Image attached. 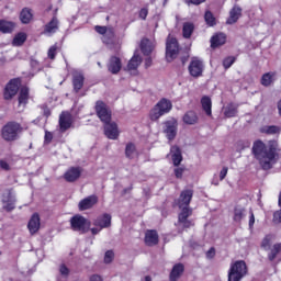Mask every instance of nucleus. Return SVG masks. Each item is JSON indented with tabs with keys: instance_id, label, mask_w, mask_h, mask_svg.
Returning a JSON list of instances; mask_svg holds the SVG:
<instances>
[{
	"instance_id": "nucleus-1",
	"label": "nucleus",
	"mask_w": 281,
	"mask_h": 281,
	"mask_svg": "<svg viewBox=\"0 0 281 281\" xmlns=\"http://www.w3.org/2000/svg\"><path fill=\"white\" fill-rule=\"evenodd\" d=\"M252 155L262 170H271L273 162L280 157V145L278 140H269L268 146L265 142L257 139L252 144Z\"/></svg>"
},
{
	"instance_id": "nucleus-2",
	"label": "nucleus",
	"mask_w": 281,
	"mask_h": 281,
	"mask_svg": "<svg viewBox=\"0 0 281 281\" xmlns=\"http://www.w3.org/2000/svg\"><path fill=\"white\" fill-rule=\"evenodd\" d=\"M192 196H194V191L192 189H184L181 191L179 199L176 200L177 206L180 210V213L178 214V223L182 226V229L194 227V221L188 220L194 212L192 207H190Z\"/></svg>"
},
{
	"instance_id": "nucleus-3",
	"label": "nucleus",
	"mask_w": 281,
	"mask_h": 281,
	"mask_svg": "<svg viewBox=\"0 0 281 281\" xmlns=\"http://www.w3.org/2000/svg\"><path fill=\"white\" fill-rule=\"evenodd\" d=\"M23 131V125L16 121L7 122L1 128V137L4 142H16Z\"/></svg>"
},
{
	"instance_id": "nucleus-4",
	"label": "nucleus",
	"mask_w": 281,
	"mask_h": 281,
	"mask_svg": "<svg viewBox=\"0 0 281 281\" xmlns=\"http://www.w3.org/2000/svg\"><path fill=\"white\" fill-rule=\"evenodd\" d=\"M169 111H172V102L166 98H162L158 103L150 110L149 120L157 122L159 117L166 115Z\"/></svg>"
},
{
	"instance_id": "nucleus-5",
	"label": "nucleus",
	"mask_w": 281,
	"mask_h": 281,
	"mask_svg": "<svg viewBox=\"0 0 281 281\" xmlns=\"http://www.w3.org/2000/svg\"><path fill=\"white\" fill-rule=\"evenodd\" d=\"M249 269L245 260H237L231 265L228 270V281H240L247 276Z\"/></svg>"
},
{
	"instance_id": "nucleus-6",
	"label": "nucleus",
	"mask_w": 281,
	"mask_h": 281,
	"mask_svg": "<svg viewBox=\"0 0 281 281\" xmlns=\"http://www.w3.org/2000/svg\"><path fill=\"white\" fill-rule=\"evenodd\" d=\"M69 223L70 229H72V232H79V234H87L89 227H91V222L80 214L74 215Z\"/></svg>"
},
{
	"instance_id": "nucleus-7",
	"label": "nucleus",
	"mask_w": 281,
	"mask_h": 281,
	"mask_svg": "<svg viewBox=\"0 0 281 281\" xmlns=\"http://www.w3.org/2000/svg\"><path fill=\"white\" fill-rule=\"evenodd\" d=\"M179 41L176 37H168L166 42V60L167 63H172V60L177 59L180 52Z\"/></svg>"
},
{
	"instance_id": "nucleus-8",
	"label": "nucleus",
	"mask_w": 281,
	"mask_h": 281,
	"mask_svg": "<svg viewBox=\"0 0 281 281\" xmlns=\"http://www.w3.org/2000/svg\"><path fill=\"white\" fill-rule=\"evenodd\" d=\"M94 111L97 113V117L104 124L106 122H111L112 120V112L109 109V105L104 103V101L99 100L95 102Z\"/></svg>"
},
{
	"instance_id": "nucleus-9",
	"label": "nucleus",
	"mask_w": 281,
	"mask_h": 281,
	"mask_svg": "<svg viewBox=\"0 0 281 281\" xmlns=\"http://www.w3.org/2000/svg\"><path fill=\"white\" fill-rule=\"evenodd\" d=\"M21 87V79L20 78H13L11 79L4 90H3V98L4 100H12L16 93H19V88Z\"/></svg>"
},
{
	"instance_id": "nucleus-10",
	"label": "nucleus",
	"mask_w": 281,
	"mask_h": 281,
	"mask_svg": "<svg viewBox=\"0 0 281 281\" xmlns=\"http://www.w3.org/2000/svg\"><path fill=\"white\" fill-rule=\"evenodd\" d=\"M188 69L192 78H201V76H203L205 66L203 65V60L199 59V57H193L189 64Z\"/></svg>"
},
{
	"instance_id": "nucleus-11",
	"label": "nucleus",
	"mask_w": 281,
	"mask_h": 281,
	"mask_svg": "<svg viewBox=\"0 0 281 281\" xmlns=\"http://www.w3.org/2000/svg\"><path fill=\"white\" fill-rule=\"evenodd\" d=\"M103 131L108 139H117L120 137V130L117 128V123L109 121L103 123Z\"/></svg>"
},
{
	"instance_id": "nucleus-12",
	"label": "nucleus",
	"mask_w": 281,
	"mask_h": 281,
	"mask_svg": "<svg viewBox=\"0 0 281 281\" xmlns=\"http://www.w3.org/2000/svg\"><path fill=\"white\" fill-rule=\"evenodd\" d=\"M165 126H166V128H165L164 133L166 134L167 139L169 142H172L177 137V131L179 127V123L177 122V120L166 121Z\"/></svg>"
},
{
	"instance_id": "nucleus-13",
	"label": "nucleus",
	"mask_w": 281,
	"mask_h": 281,
	"mask_svg": "<svg viewBox=\"0 0 281 281\" xmlns=\"http://www.w3.org/2000/svg\"><path fill=\"white\" fill-rule=\"evenodd\" d=\"M82 176L81 167H70L65 173L64 179L67 183H75Z\"/></svg>"
},
{
	"instance_id": "nucleus-14",
	"label": "nucleus",
	"mask_w": 281,
	"mask_h": 281,
	"mask_svg": "<svg viewBox=\"0 0 281 281\" xmlns=\"http://www.w3.org/2000/svg\"><path fill=\"white\" fill-rule=\"evenodd\" d=\"M97 203H98V195L95 194L89 195L79 202L78 204L79 212L91 210V207L97 205Z\"/></svg>"
},
{
	"instance_id": "nucleus-15",
	"label": "nucleus",
	"mask_w": 281,
	"mask_h": 281,
	"mask_svg": "<svg viewBox=\"0 0 281 281\" xmlns=\"http://www.w3.org/2000/svg\"><path fill=\"white\" fill-rule=\"evenodd\" d=\"M108 71L114 76L122 71V59L117 56H111L108 63Z\"/></svg>"
},
{
	"instance_id": "nucleus-16",
	"label": "nucleus",
	"mask_w": 281,
	"mask_h": 281,
	"mask_svg": "<svg viewBox=\"0 0 281 281\" xmlns=\"http://www.w3.org/2000/svg\"><path fill=\"white\" fill-rule=\"evenodd\" d=\"M144 243L147 247H155V245H159V234L155 229H148L145 233Z\"/></svg>"
},
{
	"instance_id": "nucleus-17",
	"label": "nucleus",
	"mask_w": 281,
	"mask_h": 281,
	"mask_svg": "<svg viewBox=\"0 0 281 281\" xmlns=\"http://www.w3.org/2000/svg\"><path fill=\"white\" fill-rule=\"evenodd\" d=\"M71 124H74V122L71 121V114L68 112L61 113L59 116L60 133H66V131H69V128H71Z\"/></svg>"
},
{
	"instance_id": "nucleus-18",
	"label": "nucleus",
	"mask_w": 281,
	"mask_h": 281,
	"mask_svg": "<svg viewBox=\"0 0 281 281\" xmlns=\"http://www.w3.org/2000/svg\"><path fill=\"white\" fill-rule=\"evenodd\" d=\"M27 229L32 236L41 229V216L38 213H34L27 224Z\"/></svg>"
},
{
	"instance_id": "nucleus-19",
	"label": "nucleus",
	"mask_w": 281,
	"mask_h": 281,
	"mask_svg": "<svg viewBox=\"0 0 281 281\" xmlns=\"http://www.w3.org/2000/svg\"><path fill=\"white\" fill-rule=\"evenodd\" d=\"M85 87V75L82 72L72 74V89L75 93H80V90Z\"/></svg>"
},
{
	"instance_id": "nucleus-20",
	"label": "nucleus",
	"mask_w": 281,
	"mask_h": 281,
	"mask_svg": "<svg viewBox=\"0 0 281 281\" xmlns=\"http://www.w3.org/2000/svg\"><path fill=\"white\" fill-rule=\"evenodd\" d=\"M243 16V9L238 5H234L229 11V16L226 20L227 25H234V23H238V19Z\"/></svg>"
},
{
	"instance_id": "nucleus-21",
	"label": "nucleus",
	"mask_w": 281,
	"mask_h": 281,
	"mask_svg": "<svg viewBox=\"0 0 281 281\" xmlns=\"http://www.w3.org/2000/svg\"><path fill=\"white\" fill-rule=\"evenodd\" d=\"M94 227H100L101 229H105L111 225V214L104 213L103 215L97 217L93 221Z\"/></svg>"
},
{
	"instance_id": "nucleus-22",
	"label": "nucleus",
	"mask_w": 281,
	"mask_h": 281,
	"mask_svg": "<svg viewBox=\"0 0 281 281\" xmlns=\"http://www.w3.org/2000/svg\"><path fill=\"white\" fill-rule=\"evenodd\" d=\"M170 153H171L172 164L178 168V166H181V161H183V155L181 154V148L177 145H173L170 148Z\"/></svg>"
},
{
	"instance_id": "nucleus-23",
	"label": "nucleus",
	"mask_w": 281,
	"mask_h": 281,
	"mask_svg": "<svg viewBox=\"0 0 281 281\" xmlns=\"http://www.w3.org/2000/svg\"><path fill=\"white\" fill-rule=\"evenodd\" d=\"M227 43V35L225 33H216L211 37V47L216 49V47H221Z\"/></svg>"
},
{
	"instance_id": "nucleus-24",
	"label": "nucleus",
	"mask_w": 281,
	"mask_h": 281,
	"mask_svg": "<svg viewBox=\"0 0 281 281\" xmlns=\"http://www.w3.org/2000/svg\"><path fill=\"white\" fill-rule=\"evenodd\" d=\"M59 25L60 22L58 21V18L56 15L53 16L52 20L45 24L44 34H56V32H58Z\"/></svg>"
},
{
	"instance_id": "nucleus-25",
	"label": "nucleus",
	"mask_w": 281,
	"mask_h": 281,
	"mask_svg": "<svg viewBox=\"0 0 281 281\" xmlns=\"http://www.w3.org/2000/svg\"><path fill=\"white\" fill-rule=\"evenodd\" d=\"M184 271H186V267L183 266V263H176L171 269V272L169 274V280L170 281L179 280V278L183 276Z\"/></svg>"
},
{
	"instance_id": "nucleus-26",
	"label": "nucleus",
	"mask_w": 281,
	"mask_h": 281,
	"mask_svg": "<svg viewBox=\"0 0 281 281\" xmlns=\"http://www.w3.org/2000/svg\"><path fill=\"white\" fill-rule=\"evenodd\" d=\"M18 102L19 106H26L27 102H30V88L27 86L20 89Z\"/></svg>"
},
{
	"instance_id": "nucleus-27",
	"label": "nucleus",
	"mask_w": 281,
	"mask_h": 281,
	"mask_svg": "<svg viewBox=\"0 0 281 281\" xmlns=\"http://www.w3.org/2000/svg\"><path fill=\"white\" fill-rule=\"evenodd\" d=\"M16 27V23L8 20H0V32L2 34H12Z\"/></svg>"
},
{
	"instance_id": "nucleus-28",
	"label": "nucleus",
	"mask_w": 281,
	"mask_h": 281,
	"mask_svg": "<svg viewBox=\"0 0 281 281\" xmlns=\"http://www.w3.org/2000/svg\"><path fill=\"white\" fill-rule=\"evenodd\" d=\"M201 105H202V110L204 111V113L209 117H212V99L207 95L202 97Z\"/></svg>"
},
{
	"instance_id": "nucleus-29",
	"label": "nucleus",
	"mask_w": 281,
	"mask_h": 281,
	"mask_svg": "<svg viewBox=\"0 0 281 281\" xmlns=\"http://www.w3.org/2000/svg\"><path fill=\"white\" fill-rule=\"evenodd\" d=\"M184 124H188L189 126H192L199 122V116L196 115V112L194 111H188L183 117H182Z\"/></svg>"
},
{
	"instance_id": "nucleus-30",
	"label": "nucleus",
	"mask_w": 281,
	"mask_h": 281,
	"mask_svg": "<svg viewBox=\"0 0 281 281\" xmlns=\"http://www.w3.org/2000/svg\"><path fill=\"white\" fill-rule=\"evenodd\" d=\"M268 260L273 262V260H276L278 255L281 252V243L274 244L270 249H268Z\"/></svg>"
},
{
	"instance_id": "nucleus-31",
	"label": "nucleus",
	"mask_w": 281,
	"mask_h": 281,
	"mask_svg": "<svg viewBox=\"0 0 281 281\" xmlns=\"http://www.w3.org/2000/svg\"><path fill=\"white\" fill-rule=\"evenodd\" d=\"M238 114V104L228 103L224 110L225 117H236Z\"/></svg>"
},
{
	"instance_id": "nucleus-32",
	"label": "nucleus",
	"mask_w": 281,
	"mask_h": 281,
	"mask_svg": "<svg viewBox=\"0 0 281 281\" xmlns=\"http://www.w3.org/2000/svg\"><path fill=\"white\" fill-rule=\"evenodd\" d=\"M142 65V57L139 55H134L128 64H127V71H135Z\"/></svg>"
},
{
	"instance_id": "nucleus-33",
	"label": "nucleus",
	"mask_w": 281,
	"mask_h": 281,
	"mask_svg": "<svg viewBox=\"0 0 281 281\" xmlns=\"http://www.w3.org/2000/svg\"><path fill=\"white\" fill-rule=\"evenodd\" d=\"M140 52L144 56H150L153 54V45H150V40L143 38L140 41Z\"/></svg>"
},
{
	"instance_id": "nucleus-34",
	"label": "nucleus",
	"mask_w": 281,
	"mask_h": 281,
	"mask_svg": "<svg viewBox=\"0 0 281 281\" xmlns=\"http://www.w3.org/2000/svg\"><path fill=\"white\" fill-rule=\"evenodd\" d=\"M273 78H276V72H266L262 75L260 83L262 85V87H271V85H273Z\"/></svg>"
},
{
	"instance_id": "nucleus-35",
	"label": "nucleus",
	"mask_w": 281,
	"mask_h": 281,
	"mask_svg": "<svg viewBox=\"0 0 281 281\" xmlns=\"http://www.w3.org/2000/svg\"><path fill=\"white\" fill-rule=\"evenodd\" d=\"M34 19V15L32 14V10L24 8L20 13V21L24 25H27Z\"/></svg>"
},
{
	"instance_id": "nucleus-36",
	"label": "nucleus",
	"mask_w": 281,
	"mask_h": 281,
	"mask_svg": "<svg viewBox=\"0 0 281 281\" xmlns=\"http://www.w3.org/2000/svg\"><path fill=\"white\" fill-rule=\"evenodd\" d=\"M194 33V24L192 22H186L182 25V36L183 38H191Z\"/></svg>"
},
{
	"instance_id": "nucleus-37",
	"label": "nucleus",
	"mask_w": 281,
	"mask_h": 281,
	"mask_svg": "<svg viewBox=\"0 0 281 281\" xmlns=\"http://www.w3.org/2000/svg\"><path fill=\"white\" fill-rule=\"evenodd\" d=\"M27 41V34L20 32L12 40L13 47H21Z\"/></svg>"
},
{
	"instance_id": "nucleus-38",
	"label": "nucleus",
	"mask_w": 281,
	"mask_h": 281,
	"mask_svg": "<svg viewBox=\"0 0 281 281\" xmlns=\"http://www.w3.org/2000/svg\"><path fill=\"white\" fill-rule=\"evenodd\" d=\"M260 133L265 135H278L280 133V127L278 125H265L260 127Z\"/></svg>"
},
{
	"instance_id": "nucleus-39",
	"label": "nucleus",
	"mask_w": 281,
	"mask_h": 281,
	"mask_svg": "<svg viewBox=\"0 0 281 281\" xmlns=\"http://www.w3.org/2000/svg\"><path fill=\"white\" fill-rule=\"evenodd\" d=\"M243 218H245V207L235 206L233 221H235V223H240Z\"/></svg>"
},
{
	"instance_id": "nucleus-40",
	"label": "nucleus",
	"mask_w": 281,
	"mask_h": 281,
	"mask_svg": "<svg viewBox=\"0 0 281 281\" xmlns=\"http://www.w3.org/2000/svg\"><path fill=\"white\" fill-rule=\"evenodd\" d=\"M204 21L209 27H214L216 25V18L214 16V13L212 11H206L204 14Z\"/></svg>"
},
{
	"instance_id": "nucleus-41",
	"label": "nucleus",
	"mask_w": 281,
	"mask_h": 281,
	"mask_svg": "<svg viewBox=\"0 0 281 281\" xmlns=\"http://www.w3.org/2000/svg\"><path fill=\"white\" fill-rule=\"evenodd\" d=\"M136 150L135 144L128 143L125 147V157H127V159H133V155H135Z\"/></svg>"
},
{
	"instance_id": "nucleus-42",
	"label": "nucleus",
	"mask_w": 281,
	"mask_h": 281,
	"mask_svg": "<svg viewBox=\"0 0 281 281\" xmlns=\"http://www.w3.org/2000/svg\"><path fill=\"white\" fill-rule=\"evenodd\" d=\"M271 240H273V236L266 235L265 238L261 241V248L265 249V251H269L271 248Z\"/></svg>"
},
{
	"instance_id": "nucleus-43",
	"label": "nucleus",
	"mask_w": 281,
	"mask_h": 281,
	"mask_svg": "<svg viewBox=\"0 0 281 281\" xmlns=\"http://www.w3.org/2000/svg\"><path fill=\"white\" fill-rule=\"evenodd\" d=\"M58 52V44H54L53 46H50L48 48V52H47V57L50 59V60H56V54Z\"/></svg>"
},
{
	"instance_id": "nucleus-44",
	"label": "nucleus",
	"mask_w": 281,
	"mask_h": 281,
	"mask_svg": "<svg viewBox=\"0 0 281 281\" xmlns=\"http://www.w3.org/2000/svg\"><path fill=\"white\" fill-rule=\"evenodd\" d=\"M234 63H236V57H234V56H228V57L224 58V60H223L224 69H229V67H232V65H234Z\"/></svg>"
},
{
	"instance_id": "nucleus-45",
	"label": "nucleus",
	"mask_w": 281,
	"mask_h": 281,
	"mask_svg": "<svg viewBox=\"0 0 281 281\" xmlns=\"http://www.w3.org/2000/svg\"><path fill=\"white\" fill-rule=\"evenodd\" d=\"M115 38V33L113 32V30H108L106 34L104 35V43H106V45H110V43H113V40Z\"/></svg>"
},
{
	"instance_id": "nucleus-46",
	"label": "nucleus",
	"mask_w": 281,
	"mask_h": 281,
	"mask_svg": "<svg viewBox=\"0 0 281 281\" xmlns=\"http://www.w3.org/2000/svg\"><path fill=\"white\" fill-rule=\"evenodd\" d=\"M113 258H115V254L113 252V250L105 251V255H104L105 265H110V262H113Z\"/></svg>"
},
{
	"instance_id": "nucleus-47",
	"label": "nucleus",
	"mask_w": 281,
	"mask_h": 281,
	"mask_svg": "<svg viewBox=\"0 0 281 281\" xmlns=\"http://www.w3.org/2000/svg\"><path fill=\"white\" fill-rule=\"evenodd\" d=\"M175 177L176 179H183V172H186V168L183 167H177L175 170Z\"/></svg>"
},
{
	"instance_id": "nucleus-48",
	"label": "nucleus",
	"mask_w": 281,
	"mask_h": 281,
	"mask_svg": "<svg viewBox=\"0 0 281 281\" xmlns=\"http://www.w3.org/2000/svg\"><path fill=\"white\" fill-rule=\"evenodd\" d=\"M59 272H60V276H64V278H68L69 277V268H67V266L65 263H63L59 267Z\"/></svg>"
},
{
	"instance_id": "nucleus-49",
	"label": "nucleus",
	"mask_w": 281,
	"mask_h": 281,
	"mask_svg": "<svg viewBox=\"0 0 281 281\" xmlns=\"http://www.w3.org/2000/svg\"><path fill=\"white\" fill-rule=\"evenodd\" d=\"M94 30L98 34H101L102 36H104L106 32H109V29L106 26H100V25L94 26Z\"/></svg>"
},
{
	"instance_id": "nucleus-50",
	"label": "nucleus",
	"mask_w": 281,
	"mask_h": 281,
	"mask_svg": "<svg viewBox=\"0 0 281 281\" xmlns=\"http://www.w3.org/2000/svg\"><path fill=\"white\" fill-rule=\"evenodd\" d=\"M42 110L44 117H46L47 120L52 115V110L49 109V106H47V104L42 105Z\"/></svg>"
},
{
	"instance_id": "nucleus-51",
	"label": "nucleus",
	"mask_w": 281,
	"mask_h": 281,
	"mask_svg": "<svg viewBox=\"0 0 281 281\" xmlns=\"http://www.w3.org/2000/svg\"><path fill=\"white\" fill-rule=\"evenodd\" d=\"M139 19H142L143 21H146V18L148 16V8H143L139 10L138 13Z\"/></svg>"
},
{
	"instance_id": "nucleus-52",
	"label": "nucleus",
	"mask_w": 281,
	"mask_h": 281,
	"mask_svg": "<svg viewBox=\"0 0 281 281\" xmlns=\"http://www.w3.org/2000/svg\"><path fill=\"white\" fill-rule=\"evenodd\" d=\"M215 256H216V248L211 247V248L206 251V258H207L209 260H212Z\"/></svg>"
},
{
	"instance_id": "nucleus-53",
	"label": "nucleus",
	"mask_w": 281,
	"mask_h": 281,
	"mask_svg": "<svg viewBox=\"0 0 281 281\" xmlns=\"http://www.w3.org/2000/svg\"><path fill=\"white\" fill-rule=\"evenodd\" d=\"M229 171V168L223 167L220 171V181H223L225 177H227V172Z\"/></svg>"
},
{
	"instance_id": "nucleus-54",
	"label": "nucleus",
	"mask_w": 281,
	"mask_h": 281,
	"mask_svg": "<svg viewBox=\"0 0 281 281\" xmlns=\"http://www.w3.org/2000/svg\"><path fill=\"white\" fill-rule=\"evenodd\" d=\"M44 139L45 142H47V144H50L52 139H54V134H52V132L46 131Z\"/></svg>"
},
{
	"instance_id": "nucleus-55",
	"label": "nucleus",
	"mask_w": 281,
	"mask_h": 281,
	"mask_svg": "<svg viewBox=\"0 0 281 281\" xmlns=\"http://www.w3.org/2000/svg\"><path fill=\"white\" fill-rule=\"evenodd\" d=\"M0 168L2 170L10 171V164H8V161H5V160H0Z\"/></svg>"
},
{
	"instance_id": "nucleus-56",
	"label": "nucleus",
	"mask_w": 281,
	"mask_h": 281,
	"mask_svg": "<svg viewBox=\"0 0 281 281\" xmlns=\"http://www.w3.org/2000/svg\"><path fill=\"white\" fill-rule=\"evenodd\" d=\"M255 223H256V216L254 215V211H250L249 227H254Z\"/></svg>"
},
{
	"instance_id": "nucleus-57",
	"label": "nucleus",
	"mask_w": 281,
	"mask_h": 281,
	"mask_svg": "<svg viewBox=\"0 0 281 281\" xmlns=\"http://www.w3.org/2000/svg\"><path fill=\"white\" fill-rule=\"evenodd\" d=\"M273 220H274L277 223H281V210H280V211H277V212L273 214Z\"/></svg>"
},
{
	"instance_id": "nucleus-58",
	"label": "nucleus",
	"mask_w": 281,
	"mask_h": 281,
	"mask_svg": "<svg viewBox=\"0 0 281 281\" xmlns=\"http://www.w3.org/2000/svg\"><path fill=\"white\" fill-rule=\"evenodd\" d=\"M90 281H103L100 274H92Z\"/></svg>"
},
{
	"instance_id": "nucleus-59",
	"label": "nucleus",
	"mask_w": 281,
	"mask_h": 281,
	"mask_svg": "<svg viewBox=\"0 0 281 281\" xmlns=\"http://www.w3.org/2000/svg\"><path fill=\"white\" fill-rule=\"evenodd\" d=\"M4 210L7 212H12V210H14V204L13 203H8L7 205H4Z\"/></svg>"
},
{
	"instance_id": "nucleus-60",
	"label": "nucleus",
	"mask_w": 281,
	"mask_h": 281,
	"mask_svg": "<svg viewBox=\"0 0 281 281\" xmlns=\"http://www.w3.org/2000/svg\"><path fill=\"white\" fill-rule=\"evenodd\" d=\"M100 232H102V228H98V227L91 228L92 236H95V235L100 234Z\"/></svg>"
},
{
	"instance_id": "nucleus-61",
	"label": "nucleus",
	"mask_w": 281,
	"mask_h": 281,
	"mask_svg": "<svg viewBox=\"0 0 281 281\" xmlns=\"http://www.w3.org/2000/svg\"><path fill=\"white\" fill-rule=\"evenodd\" d=\"M151 65H153V58L147 57V58L145 59V67L148 68V67H150Z\"/></svg>"
},
{
	"instance_id": "nucleus-62",
	"label": "nucleus",
	"mask_w": 281,
	"mask_h": 281,
	"mask_svg": "<svg viewBox=\"0 0 281 281\" xmlns=\"http://www.w3.org/2000/svg\"><path fill=\"white\" fill-rule=\"evenodd\" d=\"M188 58H190V56H183L181 57V63L182 65H186L188 63Z\"/></svg>"
},
{
	"instance_id": "nucleus-63",
	"label": "nucleus",
	"mask_w": 281,
	"mask_h": 281,
	"mask_svg": "<svg viewBox=\"0 0 281 281\" xmlns=\"http://www.w3.org/2000/svg\"><path fill=\"white\" fill-rule=\"evenodd\" d=\"M133 190V184L126 189L123 190V194H127V192H131Z\"/></svg>"
},
{
	"instance_id": "nucleus-64",
	"label": "nucleus",
	"mask_w": 281,
	"mask_h": 281,
	"mask_svg": "<svg viewBox=\"0 0 281 281\" xmlns=\"http://www.w3.org/2000/svg\"><path fill=\"white\" fill-rule=\"evenodd\" d=\"M278 111H279V115L281 117V99L279 100L278 104H277Z\"/></svg>"
}]
</instances>
